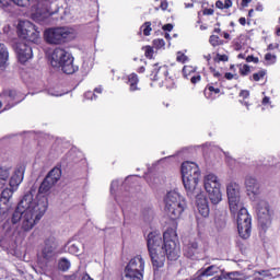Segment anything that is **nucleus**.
I'll return each mask as SVG.
<instances>
[{"mask_svg":"<svg viewBox=\"0 0 280 280\" xmlns=\"http://www.w3.org/2000/svg\"><path fill=\"white\" fill-rule=\"evenodd\" d=\"M153 47H155V49H163V47H165V39L163 38L153 39Z\"/></svg>","mask_w":280,"mask_h":280,"instance_id":"nucleus-45","label":"nucleus"},{"mask_svg":"<svg viewBox=\"0 0 280 280\" xmlns=\"http://www.w3.org/2000/svg\"><path fill=\"white\" fill-rule=\"evenodd\" d=\"M69 253H71L72 255H78V253H80V248L78 247V245L72 244V245L69 247Z\"/></svg>","mask_w":280,"mask_h":280,"instance_id":"nucleus-54","label":"nucleus"},{"mask_svg":"<svg viewBox=\"0 0 280 280\" xmlns=\"http://www.w3.org/2000/svg\"><path fill=\"white\" fill-rule=\"evenodd\" d=\"M268 75V70L260 69L258 72L253 73L249 77L250 82H261V80H266V77Z\"/></svg>","mask_w":280,"mask_h":280,"instance_id":"nucleus-32","label":"nucleus"},{"mask_svg":"<svg viewBox=\"0 0 280 280\" xmlns=\"http://www.w3.org/2000/svg\"><path fill=\"white\" fill-rule=\"evenodd\" d=\"M209 43L212 47H222V45H226V42L215 34L210 35Z\"/></svg>","mask_w":280,"mask_h":280,"instance_id":"nucleus-34","label":"nucleus"},{"mask_svg":"<svg viewBox=\"0 0 280 280\" xmlns=\"http://www.w3.org/2000/svg\"><path fill=\"white\" fill-rule=\"evenodd\" d=\"M217 60H218V62H229V56L218 54L217 55Z\"/></svg>","mask_w":280,"mask_h":280,"instance_id":"nucleus-53","label":"nucleus"},{"mask_svg":"<svg viewBox=\"0 0 280 280\" xmlns=\"http://www.w3.org/2000/svg\"><path fill=\"white\" fill-rule=\"evenodd\" d=\"M203 95L206 100L213 102V100H218L222 95V89H220L218 82L208 83L203 90Z\"/></svg>","mask_w":280,"mask_h":280,"instance_id":"nucleus-19","label":"nucleus"},{"mask_svg":"<svg viewBox=\"0 0 280 280\" xmlns=\"http://www.w3.org/2000/svg\"><path fill=\"white\" fill-rule=\"evenodd\" d=\"M197 197V209L202 218H209V201L202 195H198V191L192 195Z\"/></svg>","mask_w":280,"mask_h":280,"instance_id":"nucleus-21","label":"nucleus"},{"mask_svg":"<svg viewBox=\"0 0 280 280\" xmlns=\"http://www.w3.org/2000/svg\"><path fill=\"white\" fill-rule=\"evenodd\" d=\"M200 80H202V77L198 72H195V74H192L190 77L191 84H198V82H200Z\"/></svg>","mask_w":280,"mask_h":280,"instance_id":"nucleus-47","label":"nucleus"},{"mask_svg":"<svg viewBox=\"0 0 280 280\" xmlns=\"http://www.w3.org/2000/svg\"><path fill=\"white\" fill-rule=\"evenodd\" d=\"M127 84L129 86V91H139V75L135 72L130 73L127 77Z\"/></svg>","mask_w":280,"mask_h":280,"instance_id":"nucleus-30","label":"nucleus"},{"mask_svg":"<svg viewBox=\"0 0 280 280\" xmlns=\"http://www.w3.org/2000/svg\"><path fill=\"white\" fill-rule=\"evenodd\" d=\"M8 58H10L8 48L4 44H0V67H3L8 62Z\"/></svg>","mask_w":280,"mask_h":280,"instance_id":"nucleus-33","label":"nucleus"},{"mask_svg":"<svg viewBox=\"0 0 280 280\" xmlns=\"http://www.w3.org/2000/svg\"><path fill=\"white\" fill-rule=\"evenodd\" d=\"M180 78V69L174 65L166 66L165 80L163 86L165 89H174L176 86V81Z\"/></svg>","mask_w":280,"mask_h":280,"instance_id":"nucleus-14","label":"nucleus"},{"mask_svg":"<svg viewBox=\"0 0 280 280\" xmlns=\"http://www.w3.org/2000/svg\"><path fill=\"white\" fill-rule=\"evenodd\" d=\"M215 275V266H209L206 269H201L197 272L198 280H213Z\"/></svg>","mask_w":280,"mask_h":280,"instance_id":"nucleus-25","label":"nucleus"},{"mask_svg":"<svg viewBox=\"0 0 280 280\" xmlns=\"http://www.w3.org/2000/svg\"><path fill=\"white\" fill-rule=\"evenodd\" d=\"M166 72H167L166 65L153 63L151 67V72L149 74V78L152 82H158L159 86H165L163 85V82H165Z\"/></svg>","mask_w":280,"mask_h":280,"instance_id":"nucleus-13","label":"nucleus"},{"mask_svg":"<svg viewBox=\"0 0 280 280\" xmlns=\"http://www.w3.org/2000/svg\"><path fill=\"white\" fill-rule=\"evenodd\" d=\"M261 104H262V106H268V104H270V97L265 96V97L262 98Z\"/></svg>","mask_w":280,"mask_h":280,"instance_id":"nucleus-61","label":"nucleus"},{"mask_svg":"<svg viewBox=\"0 0 280 280\" xmlns=\"http://www.w3.org/2000/svg\"><path fill=\"white\" fill-rule=\"evenodd\" d=\"M8 209H10V202L0 199V215H5L8 213Z\"/></svg>","mask_w":280,"mask_h":280,"instance_id":"nucleus-41","label":"nucleus"},{"mask_svg":"<svg viewBox=\"0 0 280 280\" xmlns=\"http://www.w3.org/2000/svg\"><path fill=\"white\" fill-rule=\"evenodd\" d=\"M143 33V36H150V33L152 32V22H144L140 26V34Z\"/></svg>","mask_w":280,"mask_h":280,"instance_id":"nucleus-38","label":"nucleus"},{"mask_svg":"<svg viewBox=\"0 0 280 280\" xmlns=\"http://www.w3.org/2000/svg\"><path fill=\"white\" fill-rule=\"evenodd\" d=\"M265 60L267 66L275 65V62H277V56L271 52H267L265 55Z\"/></svg>","mask_w":280,"mask_h":280,"instance_id":"nucleus-42","label":"nucleus"},{"mask_svg":"<svg viewBox=\"0 0 280 280\" xmlns=\"http://www.w3.org/2000/svg\"><path fill=\"white\" fill-rule=\"evenodd\" d=\"M245 187L248 196H257V194H259V183H257V179L253 176H247L245 178Z\"/></svg>","mask_w":280,"mask_h":280,"instance_id":"nucleus-22","label":"nucleus"},{"mask_svg":"<svg viewBox=\"0 0 280 280\" xmlns=\"http://www.w3.org/2000/svg\"><path fill=\"white\" fill-rule=\"evenodd\" d=\"M16 191L15 188H5L1 192L0 200H4L5 202H10V198H12L13 194Z\"/></svg>","mask_w":280,"mask_h":280,"instance_id":"nucleus-35","label":"nucleus"},{"mask_svg":"<svg viewBox=\"0 0 280 280\" xmlns=\"http://www.w3.org/2000/svg\"><path fill=\"white\" fill-rule=\"evenodd\" d=\"M149 257L151 259L153 270H159L165 266L167 259V252L165 249L149 252Z\"/></svg>","mask_w":280,"mask_h":280,"instance_id":"nucleus-16","label":"nucleus"},{"mask_svg":"<svg viewBox=\"0 0 280 280\" xmlns=\"http://www.w3.org/2000/svg\"><path fill=\"white\" fill-rule=\"evenodd\" d=\"M71 32L67 27H50L44 32V39L47 45H65L69 42Z\"/></svg>","mask_w":280,"mask_h":280,"instance_id":"nucleus-6","label":"nucleus"},{"mask_svg":"<svg viewBox=\"0 0 280 280\" xmlns=\"http://www.w3.org/2000/svg\"><path fill=\"white\" fill-rule=\"evenodd\" d=\"M164 202V211L170 220H178L187 207L185 199L176 191H168Z\"/></svg>","mask_w":280,"mask_h":280,"instance_id":"nucleus-4","label":"nucleus"},{"mask_svg":"<svg viewBox=\"0 0 280 280\" xmlns=\"http://www.w3.org/2000/svg\"><path fill=\"white\" fill-rule=\"evenodd\" d=\"M200 253V245L196 241H190L184 248V254L186 257L191 259V257H196Z\"/></svg>","mask_w":280,"mask_h":280,"instance_id":"nucleus-23","label":"nucleus"},{"mask_svg":"<svg viewBox=\"0 0 280 280\" xmlns=\"http://www.w3.org/2000/svg\"><path fill=\"white\" fill-rule=\"evenodd\" d=\"M124 271L143 279V275L145 272V260H143L141 255H138L130 259Z\"/></svg>","mask_w":280,"mask_h":280,"instance_id":"nucleus-11","label":"nucleus"},{"mask_svg":"<svg viewBox=\"0 0 280 280\" xmlns=\"http://www.w3.org/2000/svg\"><path fill=\"white\" fill-rule=\"evenodd\" d=\"M65 280H78V275L73 273V275H70V276H66Z\"/></svg>","mask_w":280,"mask_h":280,"instance_id":"nucleus-60","label":"nucleus"},{"mask_svg":"<svg viewBox=\"0 0 280 280\" xmlns=\"http://www.w3.org/2000/svg\"><path fill=\"white\" fill-rule=\"evenodd\" d=\"M162 30L164 31V32H172V30H174V25L173 24H164L163 26H162Z\"/></svg>","mask_w":280,"mask_h":280,"instance_id":"nucleus-57","label":"nucleus"},{"mask_svg":"<svg viewBox=\"0 0 280 280\" xmlns=\"http://www.w3.org/2000/svg\"><path fill=\"white\" fill-rule=\"evenodd\" d=\"M48 207L49 201L47 197L39 196L37 200H34V195L31 192V202H28V206H26V209L23 211L21 222L22 231H24V233L32 231L35 224L40 222Z\"/></svg>","mask_w":280,"mask_h":280,"instance_id":"nucleus-2","label":"nucleus"},{"mask_svg":"<svg viewBox=\"0 0 280 280\" xmlns=\"http://www.w3.org/2000/svg\"><path fill=\"white\" fill-rule=\"evenodd\" d=\"M10 178V167H0V189H3Z\"/></svg>","mask_w":280,"mask_h":280,"instance_id":"nucleus-31","label":"nucleus"},{"mask_svg":"<svg viewBox=\"0 0 280 280\" xmlns=\"http://www.w3.org/2000/svg\"><path fill=\"white\" fill-rule=\"evenodd\" d=\"M196 73H197L196 67L184 66V68H183V75H184V78L189 79V78H191Z\"/></svg>","mask_w":280,"mask_h":280,"instance_id":"nucleus-37","label":"nucleus"},{"mask_svg":"<svg viewBox=\"0 0 280 280\" xmlns=\"http://www.w3.org/2000/svg\"><path fill=\"white\" fill-rule=\"evenodd\" d=\"M257 275H259L260 277H268V275H270L269 270H260L257 271Z\"/></svg>","mask_w":280,"mask_h":280,"instance_id":"nucleus-59","label":"nucleus"},{"mask_svg":"<svg viewBox=\"0 0 280 280\" xmlns=\"http://www.w3.org/2000/svg\"><path fill=\"white\" fill-rule=\"evenodd\" d=\"M188 60L187 56L183 52H178L176 57L177 62H182V65H185V62Z\"/></svg>","mask_w":280,"mask_h":280,"instance_id":"nucleus-49","label":"nucleus"},{"mask_svg":"<svg viewBox=\"0 0 280 280\" xmlns=\"http://www.w3.org/2000/svg\"><path fill=\"white\" fill-rule=\"evenodd\" d=\"M215 8L219 10H229V8H233V1L232 0H225L224 2L222 0H218L215 2Z\"/></svg>","mask_w":280,"mask_h":280,"instance_id":"nucleus-36","label":"nucleus"},{"mask_svg":"<svg viewBox=\"0 0 280 280\" xmlns=\"http://www.w3.org/2000/svg\"><path fill=\"white\" fill-rule=\"evenodd\" d=\"M228 200H229V207L232 215L237 214L241 209H244V206L242 205L240 197L228 198Z\"/></svg>","mask_w":280,"mask_h":280,"instance_id":"nucleus-26","label":"nucleus"},{"mask_svg":"<svg viewBox=\"0 0 280 280\" xmlns=\"http://www.w3.org/2000/svg\"><path fill=\"white\" fill-rule=\"evenodd\" d=\"M253 0H242L241 5L242 8H248V3H250Z\"/></svg>","mask_w":280,"mask_h":280,"instance_id":"nucleus-62","label":"nucleus"},{"mask_svg":"<svg viewBox=\"0 0 280 280\" xmlns=\"http://www.w3.org/2000/svg\"><path fill=\"white\" fill-rule=\"evenodd\" d=\"M15 52L18 55V60L21 62V65H25L27 60H31L33 58L34 52L32 50V47L27 45V43L20 42L15 46Z\"/></svg>","mask_w":280,"mask_h":280,"instance_id":"nucleus-15","label":"nucleus"},{"mask_svg":"<svg viewBox=\"0 0 280 280\" xmlns=\"http://www.w3.org/2000/svg\"><path fill=\"white\" fill-rule=\"evenodd\" d=\"M177 225L168 228L163 236L161 233L151 232L147 236L148 252L165 250L170 261H176L180 257V242L178 241V233H176Z\"/></svg>","mask_w":280,"mask_h":280,"instance_id":"nucleus-1","label":"nucleus"},{"mask_svg":"<svg viewBox=\"0 0 280 280\" xmlns=\"http://www.w3.org/2000/svg\"><path fill=\"white\" fill-rule=\"evenodd\" d=\"M13 5H19L20 8H27L30 5V0H2V8H12Z\"/></svg>","mask_w":280,"mask_h":280,"instance_id":"nucleus-27","label":"nucleus"},{"mask_svg":"<svg viewBox=\"0 0 280 280\" xmlns=\"http://www.w3.org/2000/svg\"><path fill=\"white\" fill-rule=\"evenodd\" d=\"M225 80H238L240 77L237 74H233L231 72H225L224 74Z\"/></svg>","mask_w":280,"mask_h":280,"instance_id":"nucleus-51","label":"nucleus"},{"mask_svg":"<svg viewBox=\"0 0 280 280\" xmlns=\"http://www.w3.org/2000/svg\"><path fill=\"white\" fill-rule=\"evenodd\" d=\"M51 67L61 69L67 75H71L78 71V67L73 65V56L65 48H55L50 60Z\"/></svg>","mask_w":280,"mask_h":280,"instance_id":"nucleus-5","label":"nucleus"},{"mask_svg":"<svg viewBox=\"0 0 280 280\" xmlns=\"http://www.w3.org/2000/svg\"><path fill=\"white\" fill-rule=\"evenodd\" d=\"M202 14H203V16H213V14H215V10H213V9H203L202 10Z\"/></svg>","mask_w":280,"mask_h":280,"instance_id":"nucleus-52","label":"nucleus"},{"mask_svg":"<svg viewBox=\"0 0 280 280\" xmlns=\"http://www.w3.org/2000/svg\"><path fill=\"white\" fill-rule=\"evenodd\" d=\"M226 194L229 198H240V185L235 182L230 183L226 186Z\"/></svg>","mask_w":280,"mask_h":280,"instance_id":"nucleus-29","label":"nucleus"},{"mask_svg":"<svg viewBox=\"0 0 280 280\" xmlns=\"http://www.w3.org/2000/svg\"><path fill=\"white\" fill-rule=\"evenodd\" d=\"M18 36L20 38H23V40H27L28 43H34L37 45V43L40 42V32L30 21L20 22L18 25Z\"/></svg>","mask_w":280,"mask_h":280,"instance_id":"nucleus-8","label":"nucleus"},{"mask_svg":"<svg viewBox=\"0 0 280 280\" xmlns=\"http://www.w3.org/2000/svg\"><path fill=\"white\" fill-rule=\"evenodd\" d=\"M229 280H238L242 278V273L237 272V271H233L226 275Z\"/></svg>","mask_w":280,"mask_h":280,"instance_id":"nucleus-46","label":"nucleus"},{"mask_svg":"<svg viewBox=\"0 0 280 280\" xmlns=\"http://www.w3.org/2000/svg\"><path fill=\"white\" fill-rule=\"evenodd\" d=\"M160 8L165 12V10L170 8V3H167V0H161Z\"/></svg>","mask_w":280,"mask_h":280,"instance_id":"nucleus-56","label":"nucleus"},{"mask_svg":"<svg viewBox=\"0 0 280 280\" xmlns=\"http://www.w3.org/2000/svg\"><path fill=\"white\" fill-rule=\"evenodd\" d=\"M14 100H16V91L5 90L0 94V108L4 106V110H10L14 106Z\"/></svg>","mask_w":280,"mask_h":280,"instance_id":"nucleus-18","label":"nucleus"},{"mask_svg":"<svg viewBox=\"0 0 280 280\" xmlns=\"http://www.w3.org/2000/svg\"><path fill=\"white\" fill-rule=\"evenodd\" d=\"M218 27L213 28V34H220L222 36V28H220V22L215 24Z\"/></svg>","mask_w":280,"mask_h":280,"instance_id":"nucleus-58","label":"nucleus"},{"mask_svg":"<svg viewBox=\"0 0 280 280\" xmlns=\"http://www.w3.org/2000/svg\"><path fill=\"white\" fill-rule=\"evenodd\" d=\"M240 97H242L243 100H248V97H250V92L248 90H242L240 92Z\"/></svg>","mask_w":280,"mask_h":280,"instance_id":"nucleus-55","label":"nucleus"},{"mask_svg":"<svg viewBox=\"0 0 280 280\" xmlns=\"http://www.w3.org/2000/svg\"><path fill=\"white\" fill-rule=\"evenodd\" d=\"M182 180L188 196H194L198 190L200 180V167L194 162H184L182 164Z\"/></svg>","mask_w":280,"mask_h":280,"instance_id":"nucleus-3","label":"nucleus"},{"mask_svg":"<svg viewBox=\"0 0 280 280\" xmlns=\"http://www.w3.org/2000/svg\"><path fill=\"white\" fill-rule=\"evenodd\" d=\"M56 238L50 236L45 241V247L42 249V259L49 264L56 259V252H54V247L50 244H54Z\"/></svg>","mask_w":280,"mask_h":280,"instance_id":"nucleus-17","label":"nucleus"},{"mask_svg":"<svg viewBox=\"0 0 280 280\" xmlns=\"http://www.w3.org/2000/svg\"><path fill=\"white\" fill-rule=\"evenodd\" d=\"M246 62H254V65H259V57L249 55L245 58Z\"/></svg>","mask_w":280,"mask_h":280,"instance_id":"nucleus-50","label":"nucleus"},{"mask_svg":"<svg viewBox=\"0 0 280 280\" xmlns=\"http://www.w3.org/2000/svg\"><path fill=\"white\" fill-rule=\"evenodd\" d=\"M62 177V170L58 166L54 167L49 173L46 175V179L50 180L52 184L56 185L58 180Z\"/></svg>","mask_w":280,"mask_h":280,"instance_id":"nucleus-28","label":"nucleus"},{"mask_svg":"<svg viewBox=\"0 0 280 280\" xmlns=\"http://www.w3.org/2000/svg\"><path fill=\"white\" fill-rule=\"evenodd\" d=\"M256 213L258 224H260L262 231H266V229L272 224V212H270V205L264 200L259 201L256 207Z\"/></svg>","mask_w":280,"mask_h":280,"instance_id":"nucleus-10","label":"nucleus"},{"mask_svg":"<svg viewBox=\"0 0 280 280\" xmlns=\"http://www.w3.org/2000/svg\"><path fill=\"white\" fill-rule=\"evenodd\" d=\"M81 280H93V278H91V276H89V273L83 275Z\"/></svg>","mask_w":280,"mask_h":280,"instance_id":"nucleus-64","label":"nucleus"},{"mask_svg":"<svg viewBox=\"0 0 280 280\" xmlns=\"http://www.w3.org/2000/svg\"><path fill=\"white\" fill-rule=\"evenodd\" d=\"M238 23H240V25H246V18H240L238 19Z\"/></svg>","mask_w":280,"mask_h":280,"instance_id":"nucleus-63","label":"nucleus"},{"mask_svg":"<svg viewBox=\"0 0 280 280\" xmlns=\"http://www.w3.org/2000/svg\"><path fill=\"white\" fill-rule=\"evenodd\" d=\"M205 189L212 205H220V202H222V191L220 190V180L218 179V176L208 174L205 177Z\"/></svg>","mask_w":280,"mask_h":280,"instance_id":"nucleus-7","label":"nucleus"},{"mask_svg":"<svg viewBox=\"0 0 280 280\" xmlns=\"http://www.w3.org/2000/svg\"><path fill=\"white\" fill-rule=\"evenodd\" d=\"M238 72H240V75H242V78H246V75L250 73V66L246 63L241 66Z\"/></svg>","mask_w":280,"mask_h":280,"instance_id":"nucleus-43","label":"nucleus"},{"mask_svg":"<svg viewBox=\"0 0 280 280\" xmlns=\"http://www.w3.org/2000/svg\"><path fill=\"white\" fill-rule=\"evenodd\" d=\"M25 176V167L23 166H19L13 175L11 176L10 180H9V185L11 188L13 189H19V185H21V183H23V178Z\"/></svg>","mask_w":280,"mask_h":280,"instance_id":"nucleus-20","label":"nucleus"},{"mask_svg":"<svg viewBox=\"0 0 280 280\" xmlns=\"http://www.w3.org/2000/svg\"><path fill=\"white\" fill-rule=\"evenodd\" d=\"M209 71L213 75V78H217L218 80L222 79V73H220V71H218L215 68L210 67Z\"/></svg>","mask_w":280,"mask_h":280,"instance_id":"nucleus-48","label":"nucleus"},{"mask_svg":"<svg viewBox=\"0 0 280 280\" xmlns=\"http://www.w3.org/2000/svg\"><path fill=\"white\" fill-rule=\"evenodd\" d=\"M28 202H32V191L26 192L18 203V207L11 218L12 224H19V222L23 221V212L27 209Z\"/></svg>","mask_w":280,"mask_h":280,"instance_id":"nucleus-12","label":"nucleus"},{"mask_svg":"<svg viewBox=\"0 0 280 280\" xmlns=\"http://www.w3.org/2000/svg\"><path fill=\"white\" fill-rule=\"evenodd\" d=\"M121 280H143V278L135 276L133 273H129L128 271H124Z\"/></svg>","mask_w":280,"mask_h":280,"instance_id":"nucleus-44","label":"nucleus"},{"mask_svg":"<svg viewBox=\"0 0 280 280\" xmlns=\"http://www.w3.org/2000/svg\"><path fill=\"white\" fill-rule=\"evenodd\" d=\"M59 270H62V272H67L69 268H71V262L67 258H61L58 262Z\"/></svg>","mask_w":280,"mask_h":280,"instance_id":"nucleus-39","label":"nucleus"},{"mask_svg":"<svg viewBox=\"0 0 280 280\" xmlns=\"http://www.w3.org/2000/svg\"><path fill=\"white\" fill-rule=\"evenodd\" d=\"M142 51H144V56L149 60H152V58H154V48L152 46H143Z\"/></svg>","mask_w":280,"mask_h":280,"instance_id":"nucleus-40","label":"nucleus"},{"mask_svg":"<svg viewBox=\"0 0 280 280\" xmlns=\"http://www.w3.org/2000/svg\"><path fill=\"white\" fill-rule=\"evenodd\" d=\"M237 213V231L242 240H248L250 237L253 219L246 208H241Z\"/></svg>","mask_w":280,"mask_h":280,"instance_id":"nucleus-9","label":"nucleus"},{"mask_svg":"<svg viewBox=\"0 0 280 280\" xmlns=\"http://www.w3.org/2000/svg\"><path fill=\"white\" fill-rule=\"evenodd\" d=\"M54 185H56V184H52L50 179H47L45 177L38 188V194H37L36 198L33 197V200H38V197L47 198V196H45L43 194H48V191H50V189H51V187H54Z\"/></svg>","mask_w":280,"mask_h":280,"instance_id":"nucleus-24","label":"nucleus"}]
</instances>
